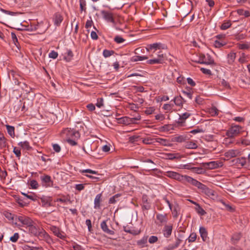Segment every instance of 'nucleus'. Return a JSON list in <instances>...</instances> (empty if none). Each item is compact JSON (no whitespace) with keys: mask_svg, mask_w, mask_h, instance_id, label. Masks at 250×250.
Wrapping results in <instances>:
<instances>
[{"mask_svg":"<svg viewBox=\"0 0 250 250\" xmlns=\"http://www.w3.org/2000/svg\"><path fill=\"white\" fill-rule=\"evenodd\" d=\"M65 133L67 135L66 141L67 143L72 146L77 145V142L75 139H78L80 138V135L78 131L73 129L67 128L65 130Z\"/></svg>","mask_w":250,"mask_h":250,"instance_id":"f257e3e1","label":"nucleus"},{"mask_svg":"<svg viewBox=\"0 0 250 250\" xmlns=\"http://www.w3.org/2000/svg\"><path fill=\"white\" fill-rule=\"evenodd\" d=\"M191 114L188 112H185L183 114H181L179 115V121H178L179 123H183L185 120L188 119L190 116Z\"/></svg>","mask_w":250,"mask_h":250,"instance_id":"a878e982","label":"nucleus"},{"mask_svg":"<svg viewBox=\"0 0 250 250\" xmlns=\"http://www.w3.org/2000/svg\"><path fill=\"white\" fill-rule=\"evenodd\" d=\"M84 186H85V184H77L75 186V188L76 190H77L78 191H81L84 189Z\"/></svg>","mask_w":250,"mask_h":250,"instance_id":"774afa93","label":"nucleus"},{"mask_svg":"<svg viewBox=\"0 0 250 250\" xmlns=\"http://www.w3.org/2000/svg\"><path fill=\"white\" fill-rule=\"evenodd\" d=\"M198 62L201 64L211 65L214 64V61L211 56L208 54H201L199 58Z\"/></svg>","mask_w":250,"mask_h":250,"instance_id":"20e7f679","label":"nucleus"},{"mask_svg":"<svg viewBox=\"0 0 250 250\" xmlns=\"http://www.w3.org/2000/svg\"><path fill=\"white\" fill-rule=\"evenodd\" d=\"M195 210L197 213L201 215H204L206 213V211L199 204H197V206L195 207Z\"/></svg>","mask_w":250,"mask_h":250,"instance_id":"e433bc0d","label":"nucleus"},{"mask_svg":"<svg viewBox=\"0 0 250 250\" xmlns=\"http://www.w3.org/2000/svg\"><path fill=\"white\" fill-rule=\"evenodd\" d=\"M237 46L239 49L245 50L249 49L250 45L249 42L244 43H238Z\"/></svg>","mask_w":250,"mask_h":250,"instance_id":"473e14b6","label":"nucleus"},{"mask_svg":"<svg viewBox=\"0 0 250 250\" xmlns=\"http://www.w3.org/2000/svg\"><path fill=\"white\" fill-rule=\"evenodd\" d=\"M19 238V234L18 233H15L13 236L10 238V240L12 242H16Z\"/></svg>","mask_w":250,"mask_h":250,"instance_id":"5fc2aeb1","label":"nucleus"},{"mask_svg":"<svg viewBox=\"0 0 250 250\" xmlns=\"http://www.w3.org/2000/svg\"><path fill=\"white\" fill-rule=\"evenodd\" d=\"M120 121V123H123L125 125L130 124V118L127 117H123L119 119Z\"/></svg>","mask_w":250,"mask_h":250,"instance_id":"a19ab883","label":"nucleus"},{"mask_svg":"<svg viewBox=\"0 0 250 250\" xmlns=\"http://www.w3.org/2000/svg\"><path fill=\"white\" fill-rule=\"evenodd\" d=\"M185 147L188 149H196L198 147L196 141H188L185 144Z\"/></svg>","mask_w":250,"mask_h":250,"instance_id":"f3484780","label":"nucleus"},{"mask_svg":"<svg viewBox=\"0 0 250 250\" xmlns=\"http://www.w3.org/2000/svg\"><path fill=\"white\" fill-rule=\"evenodd\" d=\"M240 152L237 149H230L225 153V156L227 159L235 157L240 155Z\"/></svg>","mask_w":250,"mask_h":250,"instance_id":"f8f14e48","label":"nucleus"},{"mask_svg":"<svg viewBox=\"0 0 250 250\" xmlns=\"http://www.w3.org/2000/svg\"><path fill=\"white\" fill-rule=\"evenodd\" d=\"M102 194L100 193L97 194L94 199V208L95 209H99L101 207Z\"/></svg>","mask_w":250,"mask_h":250,"instance_id":"dca6fc26","label":"nucleus"},{"mask_svg":"<svg viewBox=\"0 0 250 250\" xmlns=\"http://www.w3.org/2000/svg\"><path fill=\"white\" fill-rule=\"evenodd\" d=\"M114 51L113 50L104 49L103 51V54L104 58H107L112 55L114 54Z\"/></svg>","mask_w":250,"mask_h":250,"instance_id":"ea45409f","label":"nucleus"},{"mask_svg":"<svg viewBox=\"0 0 250 250\" xmlns=\"http://www.w3.org/2000/svg\"><path fill=\"white\" fill-rule=\"evenodd\" d=\"M202 192L211 198H214L216 197L215 192L213 190L209 188L207 186Z\"/></svg>","mask_w":250,"mask_h":250,"instance_id":"2eb2a0df","label":"nucleus"},{"mask_svg":"<svg viewBox=\"0 0 250 250\" xmlns=\"http://www.w3.org/2000/svg\"><path fill=\"white\" fill-rule=\"evenodd\" d=\"M204 165L209 169H212L217 168L219 167L218 163L215 161H211L208 163H205Z\"/></svg>","mask_w":250,"mask_h":250,"instance_id":"a211bd4d","label":"nucleus"},{"mask_svg":"<svg viewBox=\"0 0 250 250\" xmlns=\"http://www.w3.org/2000/svg\"><path fill=\"white\" fill-rule=\"evenodd\" d=\"M13 152L16 155L17 157L20 158L21 155V152L20 149L17 148L16 147H15L13 149Z\"/></svg>","mask_w":250,"mask_h":250,"instance_id":"338daca9","label":"nucleus"},{"mask_svg":"<svg viewBox=\"0 0 250 250\" xmlns=\"http://www.w3.org/2000/svg\"><path fill=\"white\" fill-rule=\"evenodd\" d=\"M22 194L25 197H26V198H27L28 199H29L30 200L34 201L36 199L35 196L33 193L28 194V193H22Z\"/></svg>","mask_w":250,"mask_h":250,"instance_id":"864d4df0","label":"nucleus"},{"mask_svg":"<svg viewBox=\"0 0 250 250\" xmlns=\"http://www.w3.org/2000/svg\"><path fill=\"white\" fill-rule=\"evenodd\" d=\"M16 220L20 223L22 226L29 227L33 223V221L28 217L23 215L18 216Z\"/></svg>","mask_w":250,"mask_h":250,"instance_id":"39448f33","label":"nucleus"},{"mask_svg":"<svg viewBox=\"0 0 250 250\" xmlns=\"http://www.w3.org/2000/svg\"><path fill=\"white\" fill-rule=\"evenodd\" d=\"M29 228L30 233L35 236L43 235L45 232L42 229L39 228L36 226L34 222L33 224H31V225L29 227Z\"/></svg>","mask_w":250,"mask_h":250,"instance_id":"6e6552de","label":"nucleus"},{"mask_svg":"<svg viewBox=\"0 0 250 250\" xmlns=\"http://www.w3.org/2000/svg\"><path fill=\"white\" fill-rule=\"evenodd\" d=\"M231 24L229 21L224 22L221 26V29L222 30H226L230 27Z\"/></svg>","mask_w":250,"mask_h":250,"instance_id":"de8ad7c7","label":"nucleus"},{"mask_svg":"<svg viewBox=\"0 0 250 250\" xmlns=\"http://www.w3.org/2000/svg\"><path fill=\"white\" fill-rule=\"evenodd\" d=\"M199 233L200 236L204 241H206L208 239V232L206 229L203 227L199 229Z\"/></svg>","mask_w":250,"mask_h":250,"instance_id":"6ab92c4d","label":"nucleus"},{"mask_svg":"<svg viewBox=\"0 0 250 250\" xmlns=\"http://www.w3.org/2000/svg\"><path fill=\"white\" fill-rule=\"evenodd\" d=\"M66 54L67 55L64 57V59L67 62H69L72 60L73 57V53L71 50L67 49Z\"/></svg>","mask_w":250,"mask_h":250,"instance_id":"f704fd0d","label":"nucleus"},{"mask_svg":"<svg viewBox=\"0 0 250 250\" xmlns=\"http://www.w3.org/2000/svg\"><path fill=\"white\" fill-rule=\"evenodd\" d=\"M173 229V226L172 224L165 225L162 229V232L164 236L166 238H169L171 235Z\"/></svg>","mask_w":250,"mask_h":250,"instance_id":"9d476101","label":"nucleus"},{"mask_svg":"<svg viewBox=\"0 0 250 250\" xmlns=\"http://www.w3.org/2000/svg\"><path fill=\"white\" fill-rule=\"evenodd\" d=\"M210 113L212 116L217 115L218 114V110L216 107L213 106L210 109Z\"/></svg>","mask_w":250,"mask_h":250,"instance_id":"4d7b16f0","label":"nucleus"},{"mask_svg":"<svg viewBox=\"0 0 250 250\" xmlns=\"http://www.w3.org/2000/svg\"><path fill=\"white\" fill-rule=\"evenodd\" d=\"M192 171L196 174H202L204 172L203 169L199 167H193Z\"/></svg>","mask_w":250,"mask_h":250,"instance_id":"a18cd8bd","label":"nucleus"},{"mask_svg":"<svg viewBox=\"0 0 250 250\" xmlns=\"http://www.w3.org/2000/svg\"><path fill=\"white\" fill-rule=\"evenodd\" d=\"M186 140V137L183 135L175 136L173 138V141L178 142V143H182Z\"/></svg>","mask_w":250,"mask_h":250,"instance_id":"4c0bfd02","label":"nucleus"},{"mask_svg":"<svg viewBox=\"0 0 250 250\" xmlns=\"http://www.w3.org/2000/svg\"><path fill=\"white\" fill-rule=\"evenodd\" d=\"M241 235L240 233H235L232 236V240L234 243L237 242L241 238Z\"/></svg>","mask_w":250,"mask_h":250,"instance_id":"603ef678","label":"nucleus"},{"mask_svg":"<svg viewBox=\"0 0 250 250\" xmlns=\"http://www.w3.org/2000/svg\"><path fill=\"white\" fill-rule=\"evenodd\" d=\"M167 159L169 160H173L174 159H179L180 157L179 156L178 154H173V153H167Z\"/></svg>","mask_w":250,"mask_h":250,"instance_id":"79ce46f5","label":"nucleus"},{"mask_svg":"<svg viewBox=\"0 0 250 250\" xmlns=\"http://www.w3.org/2000/svg\"><path fill=\"white\" fill-rule=\"evenodd\" d=\"M148 57L146 56H134L132 59L131 61L132 62H137V61H142L143 60H147Z\"/></svg>","mask_w":250,"mask_h":250,"instance_id":"2f4dec72","label":"nucleus"},{"mask_svg":"<svg viewBox=\"0 0 250 250\" xmlns=\"http://www.w3.org/2000/svg\"><path fill=\"white\" fill-rule=\"evenodd\" d=\"M51 19L56 27L60 26L63 19L62 16L59 12L55 13Z\"/></svg>","mask_w":250,"mask_h":250,"instance_id":"1a4fd4ad","label":"nucleus"},{"mask_svg":"<svg viewBox=\"0 0 250 250\" xmlns=\"http://www.w3.org/2000/svg\"><path fill=\"white\" fill-rule=\"evenodd\" d=\"M18 145L24 149L29 150L30 148L29 143L27 141L21 142Z\"/></svg>","mask_w":250,"mask_h":250,"instance_id":"c9c22d12","label":"nucleus"},{"mask_svg":"<svg viewBox=\"0 0 250 250\" xmlns=\"http://www.w3.org/2000/svg\"><path fill=\"white\" fill-rule=\"evenodd\" d=\"M156 142L164 146H170L171 145L168 140L160 138H156Z\"/></svg>","mask_w":250,"mask_h":250,"instance_id":"412c9836","label":"nucleus"},{"mask_svg":"<svg viewBox=\"0 0 250 250\" xmlns=\"http://www.w3.org/2000/svg\"><path fill=\"white\" fill-rule=\"evenodd\" d=\"M148 241L150 244L155 243L158 241V237L156 236H151Z\"/></svg>","mask_w":250,"mask_h":250,"instance_id":"680f3d73","label":"nucleus"},{"mask_svg":"<svg viewBox=\"0 0 250 250\" xmlns=\"http://www.w3.org/2000/svg\"><path fill=\"white\" fill-rule=\"evenodd\" d=\"M50 118V120H48V124L53 125L57 120V116L53 113H48V118Z\"/></svg>","mask_w":250,"mask_h":250,"instance_id":"5701e85b","label":"nucleus"},{"mask_svg":"<svg viewBox=\"0 0 250 250\" xmlns=\"http://www.w3.org/2000/svg\"><path fill=\"white\" fill-rule=\"evenodd\" d=\"M236 161V162L240 164L241 166H244L246 164V159L245 157L238 158Z\"/></svg>","mask_w":250,"mask_h":250,"instance_id":"3c124183","label":"nucleus"},{"mask_svg":"<svg viewBox=\"0 0 250 250\" xmlns=\"http://www.w3.org/2000/svg\"><path fill=\"white\" fill-rule=\"evenodd\" d=\"M239 62L243 63L247 62V56L244 53H242L241 56L238 59Z\"/></svg>","mask_w":250,"mask_h":250,"instance_id":"8fccbe9b","label":"nucleus"},{"mask_svg":"<svg viewBox=\"0 0 250 250\" xmlns=\"http://www.w3.org/2000/svg\"><path fill=\"white\" fill-rule=\"evenodd\" d=\"M121 196V194L120 193H118L110 197L109 199V204H115L117 201H118L119 198Z\"/></svg>","mask_w":250,"mask_h":250,"instance_id":"7c9ffc66","label":"nucleus"},{"mask_svg":"<svg viewBox=\"0 0 250 250\" xmlns=\"http://www.w3.org/2000/svg\"><path fill=\"white\" fill-rule=\"evenodd\" d=\"M80 6L81 11L86 10V1L85 0H80Z\"/></svg>","mask_w":250,"mask_h":250,"instance_id":"09e8293b","label":"nucleus"},{"mask_svg":"<svg viewBox=\"0 0 250 250\" xmlns=\"http://www.w3.org/2000/svg\"><path fill=\"white\" fill-rule=\"evenodd\" d=\"M150 205L147 202V200L146 197L143 196V204L142 205V208L143 210H148L150 208Z\"/></svg>","mask_w":250,"mask_h":250,"instance_id":"4be33fe9","label":"nucleus"},{"mask_svg":"<svg viewBox=\"0 0 250 250\" xmlns=\"http://www.w3.org/2000/svg\"><path fill=\"white\" fill-rule=\"evenodd\" d=\"M171 210L172 211L173 217L175 218L177 217L179 211V208L178 206H175Z\"/></svg>","mask_w":250,"mask_h":250,"instance_id":"37998d69","label":"nucleus"},{"mask_svg":"<svg viewBox=\"0 0 250 250\" xmlns=\"http://www.w3.org/2000/svg\"><path fill=\"white\" fill-rule=\"evenodd\" d=\"M6 139L4 136H2L0 137V147L3 148L6 146Z\"/></svg>","mask_w":250,"mask_h":250,"instance_id":"49530a36","label":"nucleus"},{"mask_svg":"<svg viewBox=\"0 0 250 250\" xmlns=\"http://www.w3.org/2000/svg\"><path fill=\"white\" fill-rule=\"evenodd\" d=\"M173 105L169 104H164L163 108L165 110L170 111L172 109Z\"/></svg>","mask_w":250,"mask_h":250,"instance_id":"0e129e2a","label":"nucleus"},{"mask_svg":"<svg viewBox=\"0 0 250 250\" xmlns=\"http://www.w3.org/2000/svg\"><path fill=\"white\" fill-rule=\"evenodd\" d=\"M101 227L104 232L110 235H113L114 234V231L113 230H110L108 228L106 221H103L101 222Z\"/></svg>","mask_w":250,"mask_h":250,"instance_id":"ddd939ff","label":"nucleus"},{"mask_svg":"<svg viewBox=\"0 0 250 250\" xmlns=\"http://www.w3.org/2000/svg\"><path fill=\"white\" fill-rule=\"evenodd\" d=\"M58 53L55 51H52L50 53H49L48 55V57L49 58H52L53 59H56L58 57Z\"/></svg>","mask_w":250,"mask_h":250,"instance_id":"bf43d9fd","label":"nucleus"},{"mask_svg":"<svg viewBox=\"0 0 250 250\" xmlns=\"http://www.w3.org/2000/svg\"><path fill=\"white\" fill-rule=\"evenodd\" d=\"M50 230L57 237L62 238V233L60 232V230L58 228L55 226H51L50 227Z\"/></svg>","mask_w":250,"mask_h":250,"instance_id":"c85d7f7f","label":"nucleus"},{"mask_svg":"<svg viewBox=\"0 0 250 250\" xmlns=\"http://www.w3.org/2000/svg\"><path fill=\"white\" fill-rule=\"evenodd\" d=\"M199 181L196 180V179L190 177L189 176L187 175L185 179V182H188L193 186L196 187L197 184Z\"/></svg>","mask_w":250,"mask_h":250,"instance_id":"393cba45","label":"nucleus"},{"mask_svg":"<svg viewBox=\"0 0 250 250\" xmlns=\"http://www.w3.org/2000/svg\"><path fill=\"white\" fill-rule=\"evenodd\" d=\"M167 49V45L161 42H155L149 44L146 47V50L147 52L153 51V52H154L158 50H165Z\"/></svg>","mask_w":250,"mask_h":250,"instance_id":"7ed1b4c3","label":"nucleus"},{"mask_svg":"<svg viewBox=\"0 0 250 250\" xmlns=\"http://www.w3.org/2000/svg\"><path fill=\"white\" fill-rule=\"evenodd\" d=\"M156 219L160 224L167 223V214L158 213L156 215Z\"/></svg>","mask_w":250,"mask_h":250,"instance_id":"4468645a","label":"nucleus"},{"mask_svg":"<svg viewBox=\"0 0 250 250\" xmlns=\"http://www.w3.org/2000/svg\"><path fill=\"white\" fill-rule=\"evenodd\" d=\"M197 235L195 233H191L189 236L188 238L187 239L188 242L189 243L194 242L196 239Z\"/></svg>","mask_w":250,"mask_h":250,"instance_id":"c03bdc74","label":"nucleus"},{"mask_svg":"<svg viewBox=\"0 0 250 250\" xmlns=\"http://www.w3.org/2000/svg\"><path fill=\"white\" fill-rule=\"evenodd\" d=\"M23 250H41V248L33 246V244L24 245L22 247Z\"/></svg>","mask_w":250,"mask_h":250,"instance_id":"bb28decb","label":"nucleus"},{"mask_svg":"<svg viewBox=\"0 0 250 250\" xmlns=\"http://www.w3.org/2000/svg\"><path fill=\"white\" fill-rule=\"evenodd\" d=\"M181 242L182 240L180 239L177 238L173 244H171L168 246L169 249L170 250H173L176 249L180 246Z\"/></svg>","mask_w":250,"mask_h":250,"instance_id":"aec40b11","label":"nucleus"},{"mask_svg":"<svg viewBox=\"0 0 250 250\" xmlns=\"http://www.w3.org/2000/svg\"><path fill=\"white\" fill-rule=\"evenodd\" d=\"M114 41L118 43H123L125 40L121 36H117L114 38Z\"/></svg>","mask_w":250,"mask_h":250,"instance_id":"e2e57ef3","label":"nucleus"},{"mask_svg":"<svg viewBox=\"0 0 250 250\" xmlns=\"http://www.w3.org/2000/svg\"><path fill=\"white\" fill-rule=\"evenodd\" d=\"M236 56V53L232 52L228 55V61L229 64H232L234 62Z\"/></svg>","mask_w":250,"mask_h":250,"instance_id":"cd10ccee","label":"nucleus"},{"mask_svg":"<svg viewBox=\"0 0 250 250\" xmlns=\"http://www.w3.org/2000/svg\"><path fill=\"white\" fill-rule=\"evenodd\" d=\"M7 130L9 135L14 138L15 137V128L13 126L7 125L6 126Z\"/></svg>","mask_w":250,"mask_h":250,"instance_id":"72a5a7b5","label":"nucleus"},{"mask_svg":"<svg viewBox=\"0 0 250 250\" xmlns=\"http://www.w3.org/2000/svg\"><path fill=\"white\" fill-rule=\"evenodd\" d=\"M130 124H136L137 121L141 120V116L138 115L136 117L131 118H130Z\"/></svg>","mask_w":250,"mask_h":250,"instance_id":"052dcab7","label":"nucleus"},{"mask_svg":"<svg viewBox=\"0 0 250 250\" xmlns=\"http://www.w3.org/2000/svg\"><path fill=\"white\" fill-rule=\"evenodd\" d=\"M237 12L239 15H244L245 17H248L250 16V13L249 11H244L243 9H238Z\"/></svg>","mask_w":250,"mask_h":250,"instance_id":"58836bf2","label":"nucleus"},{"mask_svg":"<svg viewBox=\"0 0 250 250\" xmlns=\"http://www.w3.org/2000/svg\"><path fill=\"white\" fill-rule=\"evenodd\" d=\"M162 130L164 131H169L173 129L172 125H166L162 127Z\"/></svg>","mask_w":250,"mask_h":250,"instance_id":"6e6d98bb","label":"nucleus"},{"mask_svg":"<svg viewBox=\"0 0 250 250\" xmlns=\"http://www.w3.org/2000/svg\"><path fill=\"white\" fill-rule=\"evenodd\" d=\"M148 238L147 236H144L142 239L138 240L137 242V244L138 245L140 246L142 248H143L146 246V244L147 242Z\"/></svg>","mask_w":250,"mask_h":250,"instance_id":"b1692460","label":"nucleus"},{"mask_svg":"<svg viewBox=\"0 0 250 250\" xmlns=\"http://www.w3.org/2000/svg\"><path fill=\"white\" fill-rule=\"evenodd\" d=\"M155 109L154 107H149L145 110V112L146 114L149 115L152 114L154 111Z\"/></svg>","mask_w":250,"mask_h":250,"instance_id":"69168bd1","label":"nucleus"},{"mask_svg":"<svg viewBox=\"0 0 250 250\" xmlns=\"http://www.w3.org/2000/svg\"><path fill=\"white\" fill-rule=\"evenodd\" d=\"M242 129V127L239 125H232L227 131L226 135L229 138H234L240 133Z\"/></svg>","mask_w":250,"mask_h":250,"instance_id":"f03ea898","label":"nucleus"},{"mask_svg":"<svg viewBox=\"0 0 250 250\" xmlns=\"http://www.w3.org/2000/svg\"><path fill=\"white\" fill-rule=\"evenodd\" d=\"M165 175L167 177L174 179L175 180H178L183 183L185 182V179L187 176L182 175L179 173L172 171H167Z\"/></svg>","mask_w":250,"mask_h":250,"instance_id":"423d86ee","label":"nucleus"},{"mask_svg":"<svg viewBox=\"0 0 250 250\" xmlns=\"http://www.w3.org/2000/svg\"><path fill=\"white\" fill-rule=\"evenodd\" d=\"M101 13L103 16L104 19L108 22L114 23V20L113 18V14L105 10H102Z\"/></svg>","mask_w":250,"mask_h":250,"instance_id":"9b49d317","label":"nucleus"},{"mask_svg":"<svg viewBox=\"0 0 250 250\" xmlns=\"http://www.w3.org/2000/svg\"><path fill=\"white\" fill-rule=\"evenodd\" d=\"M96 106L99 107L101 108L104 105V100L103 98H98L97 99V102L96 104Z\"/></svg>","mask_w":250,"mask_h":250,"instance_id":"13d9d810","label":"nucleus"},{"mask_svg":"<svg viewBox=\"0 0 250 250\" xmlns=\"http://www.w3.org/2000/svg\"><path fill=\"white\" fill-rule=\"evenodd\" d=\"M164 54L161 53V51H159L157 54V58L148 60L146 62L149 64H162L164 62Z\"/></svg>","mask_w":250,"mask_h":250,"instance_id":"0eeeda50","label":"nucleus"},{"mask_svg":"<svg viewBox=\"0 0 250 250\" xmlns=\"http://www.w3.org/2000/svg\"><path fill=\"white\" fill-rule=\"evenodd\" d=\"M173 101L174 104L177 106H181L183 105V98L180 96L175 97L173 99Z\"/></svg>","mask_w":250,"mask_h":250,"instance_id":"c756f323","label":"nucleus"}]
</instances>
